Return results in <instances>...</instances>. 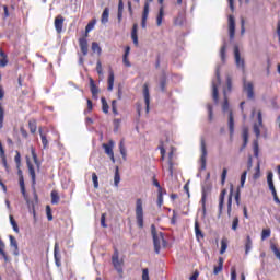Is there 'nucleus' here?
I'll list each match as a JSON object with an SVG mask.
<instances>
[{
	"label": "nucleus",
	"instance_id": "c756f323",
	"mask_svg": "<svg viewBox=\"0 0 280 280\" xmlns=\"http://www.w3.org/2000/svg\"><path fill=\"white\" fill-rule=\"evenodd\" d=\"M0 255L3 257L4 261H10V258L8 257V254H5V243H3L0 238Z\"/></svg>",
	"mask_w": 280,
	"mask_h": 280
},
{
	"label": "nucleus",
	"instance_id": "f03ea898",
	"mask_svg": "<svg viewBox=\"0 0 280 280\" xmlns=\"http://www.w3.org/2000/svg\"><path fill=\"white\" fill-rule=\"evenodd\" d=\"M136 222L138 229H143V200L140 198L136 200Z\"/></svg>",
	"mask_w": 280,
	"mask_h": 280
},
{
	"label": "nucleus",
	"instance_id": "a18cd8bd",
	"mask_svg": "<svg viewBox=\"0 0 280 280\" xmlns=\"http://www.w3.org/2000/svg\"><path fill=\"white\" fill-rule=\"evenodd\" d=\"M167 86V77L165 74L160 80V88L163 93H165Z\"/></svg>",
	"mask_w": 280,
	"mask_h": 280
},
{
	"label": "nucleus",
	"instance_id": "e2e57ef3",
	"mask_svg": "<svg viewBox=\"0 0 280 280\" xmlns=\"http://www.w3.org/2000/svg\"><path fill=\"white\" fill-rule=\"evenodd\" d=\"M248 172L244 171L241 175V187H244V184L246 183V176H247Z\"/></svg>",
	"mask_w": 280,
	"mask_h": 280
},
{
	"label": "nucleus",
	"instance_id": "864d4df0",
	"mask_svg": "<svg viewBox=\"0 0 280 280\" xmlns=\"http://www.w3.org/2000/svg\"><path fill=\"white\" fill-rule=\"evenodd\" d=\"M92 182H93V185H94V189H97L100 187V182H98V177H97L96 173L92 174Z\"/></svg>",
	"mask_w": 280,
	"mask_h": 280
},
{
	"label": "nucleus",
	"instance_id": "a878e982",
	"mask_svg": "<svg viewBox=\"0 0 280 280\" xmlns=\"http://www.w3.org/2000/svg\"><path fill=\"white\" fill-rule=\"evenodd\" d=\"M231 91H233V79L231 78V75L226 77V89L223 90L224 95H226L228 93H231Z\"/></svg>",
	"mask_w": 280,
	"mask_h": 280
},
{
	"label": "nucleus",
	"instance_id": "6e6d98bb",
	"mask_svg": "<svg viewBox=\"0 0 280 280\" xmlns=\"http://www.w3.org/2000/svg\"><path fill=\"white\" fill-rule=\"evenodd\" d=\"M222 110L223 113H226V110H229V97H226V94H224V101L222 104Z\"/></svg>",
	"mask_w": 280,
	"mask_h": 280
},
{
	"label": "nucleus",
	"instance_id": "603ef678",
	"mask_svg": "<svg viewBox=\"0 0 280 280\" xmlns=\"http://www.w3.org/2000/svg\"><path fill=\"white\" fill-rule=\"evenodd\" d=\"M158 207H163V189L160 188L158 191Z\"/></svg>",
	"mask_w": 280,
	"mask_h": 280
},
{
	"label": "nucleus",
	"instance_id": "f8f14e48",
	"mask_svg": "<svg viewBox=\"0 0 280 280\" xmlns=\"http://www.w3.org/2000/svg\"><path fill=\"white\" fill-rule=\"evenodd\" d=\"M26 165L31 176L32 185H36V170L34 168V164L32 163V161H30V159H27Z\"/></svg>",
	"mask_w": 280,
	"mask_h": 280
},
{
	"label": "nucleus",
	"instance_id": "338daca9",
	"mask_svg": "<svg viewBox=\"0 0 280 280\" xmlns=\"http://www.w3.org/2000/svg\"><path fill=\"white\" fill-rule=\"evenodd\" d=\"M101 226H103V229H106L108 225L106 224V213H103L101 215Z\"/></svg>",
	"mask_w": 280,
	"mask_h": 280
},
{
	"label": "nucleus",
	"instance_id": "de8ad7c7",
	"mask_svg": "<svg viewBox=\"0 0 280 280\" xmlns=\"http://www.w3.org/2000/svg\"><path fill=\"white\" fill-rule=\"evenodd\" d=\"M220 57L222 62L226 60V43H224L220 49Z\"/></svg>",
	"mask_w": 280,
	"mask_h": 280
},
{
	"label": "nucleus",
	"instance_id": "c85d7f7f",
	"mask_svg": "<svg viewBox=\"0 0 280 280\" xmlns=\"http://www.w3.org/2000/svg\"><path fill=\"white\" fill-rule=\"evenodd\" d=\"M0 255L3 257L4 261H10V258L8 257V254H5V243H3L0 238Z\"/></svg>",
	"mask_w": 280,
	"mask_h": 280
},
{
	"label": "nucleus",
	"instance_id": "ea45409f",
	"mask_svg": "<svg viewBox=\"0 0 280 280\" xmlns=\"http://www.w3.org/2000/svg\"><path fill=\"white\" fill-rule=\"evenodd\" d=\"M101 104H102L103 113H105V115H108V110L110 109V106H108V102H106L105 97L101 98Z\"/></svg>",
	"mask_w": 280,
	"mask_h": 280
},
{
	"label": "nucleus",
	"instance_id": "a211bd4d",
	"mask_svg": "<svg viewBox=\"0 0 280 280\" xmlns=\"http://www.w3.org/2000/svg\"><path fill=\"white\" fill-rule=\"evenodd\" d=\"M10 246L13 248V255L19 256V242H16V237L10 235Z\"/></svg>",
	"mask_w": 280,
	"mask_h": 280
},
{
	"label": "nucleus",
	"instance_id": "0eeeda50",
	"mask_svg": "<svg viewBox=\"0 0 280 280\" xmlns=\"http://www.w3.org/2000/svg\"><path fill=\"white\" fill-rule=\"evenodd\" d=\"M113 148H115V141L113 140H109L108 143H103V149L105 150V154H107L110 161L115 163V152H113Z\"/></svg>",
	"mask_w": 280,
	"mask_h": 280
},
{
	"label": "nucleus",
	"instance_id": "20e7f679",
	"mask_svg": "<svg viewBox=\"0 0 280 280\" xmlns=\"http://www.w3.org/2000/svg\"><path fill=\"white\" fill-rule=\"evenodd\" d=\"M243 93H246L247 100H255V84L253 81L243 79Z\"/></svg>",
	"mask_w": 280,
	"mask_h": 280
},
{
	"label": "nucleus",
	"instance_id": "ddd939ff",
	"mask_svg": "<svg viewBox=\"0 0 280 280\" xmlns=\"http://www.w3.org/2000/svg\"><path fill=\"white\" fill-rule=\"evenodd\" d=\"M79 46L83 56H89V40L86 37L79 38Z\"/></svg>",
	"mask_w": 280,
	"mask_h": 280
},
{
	"label": "nucleus",
	"instance_id": "473e14b6",
	"mask_svg": "<svg viewBox=\"0 0 280 280\" xmlns=\"http://www.w3.org/2000/svg\"><path fill=\"white\" fill-rule=\"evenodd\" d=\"M195 235L197 237V240H201L205 237V234H202V230H200V224L198 223V221L195 222Z\"/></svg>",
	"mask_w": 280,
	"mask_h": 280
},
{
	"label": "nucleus",
	"instance_id": "79ce46f5",
	"mask_svg": "<svg viewBox=\"0 0 280 280\" xmlns=\"http://www.w3.org/2000/svg\"><path fill=\"white\" fill-rule=\"evenodd\" d=\"M0 67H8V55H5V52H3V50L0 51Z\"/></svg>",
	"mask_w": 280,
	"mask_h": 280
},
{
	"label": "nucleus",
	"instance_id": "aec40b11",
	"mask_svg": "<svg viewBox=\"0 0 280 280\" xmlns=\"http://www.w3.org/2000/svg\"><path fill=\"white\" fill-rule=\"evenodd\" d=\"M231 211H233V186L230 188V195L228 199V215L231 218Z\"/></svg>",
	"mask_w": 280,
	"mask_h": 280
},
{
	"label": "nucleus",
	"instance_id": "69168bd1",
	"mask_svg": "<svg viewBox=\"0 0 280 280\" xmlns=\"http://www.w3.org/2000/svg\"><path fill=\"white\" fill-rule=\"evenodd\" d=\"M96 72L98 73V75H102L104 73L102 69V61L100 60L96 62Z\"/></svg>",
	"mask_w": 280,
	"mask_h": 280
},
{
	"label": "nucleus",
	"instance_id": "f704fd0d",
	"mask_svg": "<svg viewBox=\"0 0 280 280\" xmlns=\"http://www.w3.org/2000/svg\"><path fill=\"white\" fill-rule=\"evenodd\" d=\"M119 152L124 159V161H126L127 156H128V151L126 150V145L124 144V140H121L119 142Z\"/></svg>",
	"mask_w": 280,
	"mask_h": 280
},
{
	"label": "nucleus",
	"instance_id": "5fc2aeb1",
	"mask_svg": "<svg viewBox=\"0 0 280 280\" xmlns=\"http://www.w3.org/2000/svg\"><path fill=\"white\" fill-rule=\"evenodd\" d=\"M14 161H15L16 167H18V170H19V168L21 167V152L15 151Z\"/></svg>",
	"mask_w": 280,
	"mask_h": 280
},
{
	"label": "nucleus",
	"instance_id": "0e129e2a",
	"mask_svg": "<svg viewBox=\"0 0 280 280\" xmlns=\"http://www.w3.org/2000/svg\"><path fill=\"white\" fill-rule=\"evenodd\" d=\"M93 27H95V20L90 22L86 27H85V33L89 34V32H91V30H93Z\"/></svg>",
	"mask_w": 280,
	"mask_h": 280
},
{
	"label": "nucleus",
	"instance_id": "dca6fc26",
	"mask_svg": "<svg viewBox=\"0 0 280 280\" xmlns=\"http://www.w3.org/2000/svg\"><path fill=\"white\" fill-rule=\"evenodd\" d=\"M234 58H235V63L237 67L241 69H244V59H242L240 55V48L235 47L234 48Z\"/></svg>",
	"mask_w": 280,
	"mask_h": 280
},
{
	"label": "nucleus",
	"instance_id": "49530a36",
	"mask_svg": "<svg viewBox=\"0 0 280 280\" xmlns=\"http://www.w3.org/2000/svg\"><path fill=\"white\" fill-rule=\"evenodd\" d=\"M90 89H91L92 95L95 97V95H97V93H98V90H97V85H95V81H93V79L90 80Z\"/></svg>",
	"mask_w": 280,
	"mask_h": 280
},
{
	"label": "nucleus",
	"instance_id": "412c9836",
	"mask_svg": "<svg viewBox=\"0 0 280 280\" xmlns=\"http://www.w3.org/2000/svg\"><path fill=\"white\" fill-rule=\"evenodd\" d=\"M110 16V9L108 7H106L101 15V23L103 25H106V23H108V19Z\"/></svg>",
	"mask_w": 280,
	"mask_h": 280
},
{
	"label": "nucleus",
	"instance_id": "6e6552de",
	"mask_svg": "<svg viewBox=\"0 0 280 280\" xmlns=\"http://www.w3.org/2000/svg\"><path fill=\"white\" fill-rule=\"evenodd\" d=\"M152 1L154 0H147L144 2V9H143V13H142V22H141V27L143 30H145V24L148 22V16L150 14V3H152Z\"/></svg>",
	"mask_w": 280,
	"mask_h": 280
},
{
	"label": "nucleus",
	"instance_id": "423d86ee",
	"mask_svg": "<svg viewBox=\"0 0 280 280\" xmlns=\"http://www.w3.org/2000/svg\"><path fill=\"white\" fill-rule=\"evenodd\" d=\"M200 149H201V170H207V142L205 141V138H201L200 140Z\"/></svg>",
	"mask_w": 280,
	"mask_h": 280
},
{
	"label": "nucleus",
	"instance_id": "f3484780",
	"mask_svg": "<svg viewBox=\"0 0 280 280\" xmlns=\"http://www.w3.org/2000/svg\"><path fill=\"white\" fill-rule=\"evenodd\" d=\"M226 197V189H222L219 196V215H222L224 209V198Z\"/></svg>",
	"mask_w": 280,
	"mask_h": 280
},
{
	"label": "nucleus",
	"instance_id": "4d7b16f0",
	"mask_svg": "<svg viewBox=\"0 0 280 280\" xmlns=\"http://www.w3.org/2000/svg\"><path fill=\"white\" fill-rule=\"evenodd\" d=\"M246 145H248V131H244L243 132V147H242V150H244V148H246Z\"/></svg>",
	"mask_w": 280,
	"mask_h": 280
},
{
	"label": "nucleus",
	"instance_id": "4c0bfd02",
	"mask_svg": "<svg viewBox=\"0 0 280 280\" xmlns=\"http://www.w3.org/2000/svg\"><path fill=\"white\" fill-rule=\"evenodd\" d=\"M39 135H40V139H42V145H43L44 150H47V148H49V140H47V136H45V133H43L42 130H39Z\"/></svg>",
	"mask_w": 280,
	"mask_h": 280
},
{
	"label": "nucleus",
	"instance_id": "09e8293b",
	"mask_svg": "<svg viewBox=\"0 0 280 280\" xmlns=\"http://www.w3.org/2000/svg\"><path fill=\"white\" fill-rule=\"evenodd\" d=\"M207 110H208V119H209V121H213V105L208 104L207 105Z\"/></svg>",
	"mask_w": 280,
	"mask_h": 280
},
{
	"label": "nucleus",
	"instance_id": "4be33fe9",
	"mask_svg": "<svg viewBox=\"0 0 280 280\" xmlns=\"http://www.w3.org/2000/svg\"><path fill=\"white\" fill-rule=\"evenodd\" d=\"M165 16V8L162 5L160 7L159 14L156 16V25L161 27L163 25V18Z\"/></svg>",
	"mask_w": 280,
	"mask_h": 280
},
{
	"label": "nucleus",
	"instance_id": "7ed1b4c3",
	"mask_svg": "<svg viewBox=\"0 0 280 280\" xmlns=\"http://www.w3.org/2000/svg\"><path fill=\"white\" fill-rule=\"evenodd\" d=\"M112 264L119 277H124V259H119V250H117V248H115L112 256Z\"/></svg>",
	"mask_w": 280,
	"mask_h": 280
},
{
	"label": "nucleus",
	"instance_id": "c03bdc74",
	"mask_svg": "<svg viewBox=\"0 0 280 280\" xmlns=\"http://www.w3.org/2000/svg\"><path fill=\"white\" fill-rule=\"evenodd\" d=\"M92 51L94 54H97V56H102V47H100V44H97V42L92 43Z\"/></svg>",
	"mask_w": 280,
	"mask_h": 280
},
{
	"label": "nucleus",
	"instance_id": "39448f33",
	"mask_svg": "<svg viewBox=\"0 0 280 280\" xmlns=\"http://www.w3.org/2000/svg\"><path fill=\"white\" fill-rule=\"evenodd\" d=\"M217 82H212V98L214 104H218L220 102V93L218 92V85L221 84L222 80L220 79V70H217Z\"/></svg>",
	"mask_w": 280,
	"mask_h": 280
},
{
	"label": "nucleus",
	"instance_id": "13d9d810",
	"mask_svg": "<svg viewBox=\"0 0 280 280\" xmlns=\"http://www.w3.org/2000/svg\"><path fill=\"white\" fill-rule=\"evenodd\" d=\"M229 174L228 168H223L222 174H221V185H224L226 183V175Z\"/></svg>",
	"mask_w": 280,
	"mask_h": 280
},
{
	"label": "nucleus",
	"instance_id": "72a5a7b5",
	"mask_svg": "<svg viewBox=\"0 0 280 280\" xmlns=\"http://www.w3.org/2000/svg\"><path fill=\"white\" fill-rule=\"evenodd\" d=\"M28 128H30L31 135H36V130H38V127L36 125V120L35 119L28 120Z\"/></svg>",
	"mask_w": 280,
	"mask_h": 280
},
{
	"label": "nucleus",
	"instance_id": "37998d69",
	"mask_svg": "<svg viewBox=\"0 0 280 280\" xmlns=\"http://www.w3.org/2000/svg\"><path fill=\"white\" fill-rule=\"evenodd\" d=\"M4 119H5V109L3 108V103H0V128H3Z\"/></svg>",
	"mask_w": 280,
	"mask_h": 280
},
{
	"label": "nucleus",
	"instance_id": "bf43d9fd",
	"mask_svg": "<svg viewBox=\"0 0 280 280\" xmlns=\"http://www.w3.org/2000/svg\"><path fill=\"white\" fill-rule=\"evenodd\" d=\"M270 237V229H264L261 232V240H268Z\"/></svg>",
	"mask_w": 280,
	"mask_h": 280
},
{
	"label": "nucleus",
	"instance_id": "3c124183",
	"mask_svg": "<svg viewBox=\"0 0 280 280\" xmlns=\"http://www.w3.org/2000/svg\"><path fill=\"white\" fill-rule=\"evenodd\" d=\"M10 222H11V225L13 228V231L15 233H19V224L16 223V220H14V217L13 215H10Z\"/></svg>",
	"mask_w": 280,
	"mask_h": 280
},
{
	"label": "nucleus",
	"instance_id": "4468645a",
	"mask_svg": "<svg viewBox=\"0 0 280 280\" xmlns=\"http://www.w3.org/2000/svg\"><path fill=\"white\" fill-rule=\"evenodd\" d=\"M229 32L230 39L233 40L235 38V18L233 15H229Z\"/></svg>",
	"mask_w": 280,
	"mask_h": 280
},
{
	"label": "nucleus",
	"instance_id": "a19ab883",
	"mask_svg": "<svg viewBox=\"0 0 280 280\" xmlns=\"http://www.w3.org/2000/svg\"><path fill=\"white\" fill-rule=\"evenodd\" d=\"M50 196H51V205H58L60 202V196L56 190H52Z\"/></svg>",
	"mask_w": 280,
	"mask_h": 280
},
{
	"label": "nucleus",
	"instance_id": "8fccbe9b",
	"mask_svg": "<svg viewBox=\"0 0 280 280\" xmlns=\"http://www.w3.org/2000/svg\"><path fill=\"white\" fill-rule=\"evenodd\" d=\"M238 228H240V218L234 217L231 229L232 231H237Z\"/></svg>",
	"mask_w": 280,
	"mask_h": 280
},
{
	"label": "nucleus",
	"instance_id": "393cba45",
	"mask_svg": "<svg viewBox=\"0 0 280 280\" xmlns=\"http://www.w3.org/2000/svg\"><path fill=\"white\" fill-rule=\"evenodd\" d=\"M107 84V91H113V86H115V72H113V70H109Z\"/></svg>",
	"mask_w": 280,
	"mask_h": 280
},
{
	"label": "nucleus",
	"instance_id": "2f4dec72",
	"mask_svg": "<svg viewBox=\"0 0 280 280\" xmlns=\"http://www.w3.org/2000/svg\"><path fill=\"white\" fill-rule=\"evenodd\" d=\"M226 248H229V238L223 237L221 240L220 255H224V253H226Z\"/></svg>",
	"mask_w": 280,
	"mask_h": 280
},
{
	"label": "nucleus",
	"instance_id": "f257e3e1",
	"mask_svg": "<svg viewBox=\"0 0 280 280\" xmlns=\"http://www.w3.org/2000/svg\"><path fill=\"white\" fill-rule=\"evenodd\" d=\"M151 235L153 237L154 250L159 255L161 253V245L165 244V237L163 236V232H156L154 224L151 225Z\"/></svg>",
	"mask_w": 280,
	"mask_h": 280
},
{
	"label": "nucleus",
	"instance_id": "1a4fd4ad",
	"mask_svg": "<svg viewBox=\"0 0 280 280\" xmlns=\"http://www.w3.org/2000/svg\"><path fill=\"white\" fill-rule=\"evenodd\" d=\"M0 159L1 165L4 167L5 172L10 174V165L8 164V156L5 155V149H3V144L0 141Z\"/></svg>",
	"mask_w": 280,
	"mask_h": 280
},
{
	"label": "nucleus",
	"instance_id": "cd10ccee",
	"mask_svg": "<svg viewBox=\"0 0 280 280\" xmlns=\"http://www.w3.org/2000/svg\"><path fill=\"white\" fill-rule=\"evenodd\" d=\"M54 257H55L56 264L58 266H60V247H59L58 243L55 244Z\"/></svg>",
	"mask_w": 280,
	"mask_h": 280
},
{
	"label": "nucleus",
	"instance_id": "9b49d317",
	"mask_svg": "<svg viewBox=\"0 0 280 280\" xmlns=\"http://www.w3.org/2000/svg\"><path fill=\"white\" fill-rule=\"evenodd\" d=\"M63 25H65V18L62 15H57L55 18V30L57 34H62Z\"/></svg>",
	"mask_w": 280,
	"mask_h": 280
},
{
	"label": "nucleus",
	"instance_id": "052dcab7",
	"mask_svg": "<svg viewBox=\"0 0 280 280\" xmlns=\"http://www.w3.org/2000/svg\"><path fill=\"white\" fill-rule=\"evenodd\" d=\"M46 215H47L49 222H51V220H54V215L51 214V207H49V206L46 207Z\"/></svg>",
	"mask_w": 280,
	"mask_h": 280
},
{
	"label": "nucleus",
	"instance_id": "2eb2a0df",
	"mask_svg": "<svg viewBox=\"0 0 280 280\" xmlns=\"http://www.w3.org/2000/svg\"><path fill=\"white\" fill-rule=\"evenodd\" d=\"M143 96H144V104L147 108V113H150V89L148 88V83L143 85Z\"/></svg>",
	"mask_w": 280,
	"mask_h": 280
},
{
	"label": "nucleus",
	"instance_id": "774afa93",
	"mask_svg": "<svg viewBox=\"0 0 280 280\" xmlns=\"http://www.w3.org/2000/svg\"><path fill=\"white\" fill-rule=\"evenodd\" d=\"M20 132L24 139H27L30 137V133H27L25 127H20Z\"/></svg>",
	"mask_w": 280,
	"mask_h": 280
},
{
	"label": "nucleus",
	"instance_id": "b1692460",
	"mask_svg": "<svg viewBox=\"0 0 280 280\" xmlns=\"http://www.w3.org/2000/svg\"><path fill=\"white\" fill-rule=\"evenodd\" d=\"M128 56H130V46H127L125 48V54L122 57V62L125 65V67H132V63H130V60H128Z\"/></svg>",
	"mask_w": 280,
	"mask_h": 280
},
{
	"label": "nucleus",
	"instance_id": "7c9ffc66",
	"mask_svg": "<svg viewBox=\"0 0 280 280\" xmlns=\"http://www.w3.org/2000/svg\"><path fill=\"white\" fill-rule=\"evenodd\" d=\"M229 128H230L231 135H233L235 130V120L233 119V112L229 113Z\"/></svg>",
	"mask_w": 280,
	"mask_h": 280
},
{
	"label": "nucleus",
	"instance_id": "e433bc0d",
	"mask_svg": "<svg viewBox=\"0 0 280 280\" xmlns=\"http://www.w3.org/2000/svg\"><path fill=\"white\" fill-rule=\"evenodd\" d=\"M137 24H133L132 31H131V38L133 40V44L139 45V36L137 35Z\"/></svg>",
	"mask_w": 280,
	"mask_h": 280
},
{
	"label": "nucleus",
	"instance_id": "9d476101",
	"mask_svg": "<svg viewBox=\"0 0 280 280\" xmlns=\"http://www.w3.org/2000/svg\"><path fill=\"white\" fill-rule=\"evenodd\" d=\"M257 119L258 124H254V133L256 135V137H260L261 128H264V116L261 112H258Z\"/></svg>",
	"mask_w": 280,
	"mask_h": 280
},
{
	"label": "nucleus",
	"instance_id": "6ab92c4d",
	"mask_svg": "<svg viewBox=\"0 0 280 280\" xmlns=\"http://www.w3.org/2000/svg\"><path fill=\"white\" fill-rule=\"evenodd\" d=\"M18 176H19L20 189L23 196H25V179L23 177V171H21V167L18 171Z\"/></svg>",
	"mask_w": 280,
	"mask_h": 280
},
{
	"label": "nucleus",
	"instance_id": "c9c22d12",
	"mask_svg": "<svg viewBox=\"0 0 280 280\" xmlns=\"http://www.w3.org/2000/svg\"><path fill=\"white\" fill-rule=\"evenodd\" d=\"M250 248H253V240L250 238L249 235H247L245 242V255H248V253H250Z\"/></svg>",
	"mask_w": 280,
	"mask_h": 280
},
{
	"label": "nucleus",
	"instance_id": "680f3d73",
	"mask_svg": "<svg viewBox=\"0 0 280 280\" xmlns=\"http://www.w3.org/2000/svg\"><path fill=\"white\" fill-rule=\"evenodd\" d=\"M142 280H150V271L148 268L142 270Z\"/></svg>",
	"mask_w": 280,
	"mask_h": 280
},
{
	"label": "nucleus",
	"instance_id": "58836bf2",
	"mask_svg": "<svg viewBox=\"0 0 280 280\" xmlns=\"http://www.w3.org/2000/svg\"><path fill=\"white\" fill-rule=\"evenodd\" d=\"M119 183H121V176L119 175V167H116L115 175H114L115 187H119Z\"/></svg>",
	"mask_w": 280,
	"mask_h": 280
},
{
	"label": "nucleus",
	"instance_id": "5701e85b",
	"mask_svg": "<svg viewBox=\"0 0 280 280\" xmlns=\"http://www.w3.org/2000/svg\"><path fill=\"white\" fill-rule=\"evenodd\" d=\"M224 268V258L219 257L218 266H214L213 268V275H220Z\"/></svg>",
	"mask_w": 280,
	"mask_h": 280
},
{
	"label": "nucleus",
	"instance_id": "bb28decb",
	"mask_svg": "<svg viewBox=\"0 0 280 280\" xmlns=\"http://www.w3.org/2000/svg\"><path fill=\"white\" fill-rule=\"evenodd\" d=\"M31 154L37 170H40V161L38 160V155L36 154V149H34V147L31 148Z\"/></svg>",
	"mask_w": 280,
	"mask_h": 280
}]
</instances>
